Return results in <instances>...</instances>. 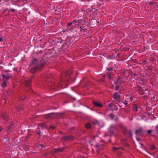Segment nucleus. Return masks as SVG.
Segmentation results:
<instances>
[{"label": "nucleus", "instance_id": "f257e3e1", "mask_svg": "<svg viewBox=\"0 0 158 158\" xmlns=\"http://www.w3.org/2000/svg\"><path fill=\"white\" fill-rule=\"evenodd\" d=\"M71 73V71H68L65 73L63 76H61V78L60 80V85L61 84L63 85H66L68 86V82L69 81L70 78V74Z\"/></svg>", "mask_w": 158, "mask_h": 158}, {"label": "nucleus", "instance_id": "f03ea898", "mask_svg": "<svg viewBox=\"0 0 158 158\" xmlns=\"http://www.w3.org/2000/svg\"><path fill=\"white\" fill-rule=\"evenodd\" d=\"M45 65V64H44L43 65L40 64V65H36L34 66L31 69L30 72L31 73H35L36 70L38 69H40L42 68L43 66Z\"/></svg>", "mask_w": 158, "mask_h": 158}, {"label": "nucleus", "instance_id": "7ed1b4c3", "mask_svg": "<svg viewBox=\"0 0 158 158\" xmlns=\"http://www.w3.org/2000/svg\"><path fill=\"white\" fill-rule=\"evenodd\" d=\"M144 133L145 131L141 127L136 130L135 131V134L136 136H139L142 137L143 136Z\"/></svg>", "mask_w": 158, "mask_h": 158}, {"label": "nucleus", "instance_id": "20e7f679", "mask_svg": "<svg viewBox=\"0 0 158 158\" xmlns=\"http://www.w3.org/2000/svg\"><path fill=\"white\" fill-rule=\"evenodd\" d=\"M95 147L97 148L96 150L97 153L99 154V151L105 149L106 147V146L104 144L99 145L98 143H97Z\"/></svg>", "mask_w": 158, "mask_h": 158}, {"label": "nucleus", "instance_id": "39448f33", "mask_svg": "<svg viewBox=\"0 0 158 158\" xmlns=\"http://www.w3.org/2000/svg\"><path fill=\"white\" fill-rule=\"evenodd\" d=\"M74 137L72 135H68L63 137L61 140L64 141H68L73 140L74 139Z\"/></svg>", "mask_w": 158, "mask_h": 158}, {"label": "nucleus", "instance_id": "423d86ee", "mask_svg": "<svg viewBox=\"0 0 158 158\" xmlns=\"http://www.w3.org/2000/svg\"><path fill=\"white\" fill-rule=\"evenodd\" d=\"M34 78L33 76L25 80L24 85L26 87H29L31 85V81Z\"/></svg>", "mask_w": 158, "mask_h": 158}, {"label": "nucleus", "instance_id": "0eeeda50", "mask_svg": "<svg viewBox=\"0 0 158 158\" xmlns=\"http://www.w3.org/2000/svg\"><path fill=\"white\" fill-rule=\"evenodd\" d=\"M57 114L56 113H52L46 114L44 117L45 119L48 118H52L56 116Z\"/></svg>", "mask_w": 158, "mask_h": 158}, {"label": "nucleus", "instance_id": "6e6552de", "mask_svg": "<svg viewBox=\"0 0 158 158\" xmlns=\"http://www.w3.org/2000/svg\"><path fill=\"white\" fill-rule=\"evenodd\" d=\"M66 148V147H65L58 148H55L53 152L54 153H57L58 152H63L64 151Z\"/></svg>", "mask_w": 158, "mask_h": 158}, {"label": "nucleus", "instance_id": "1a4fd4ad", "mask_svg": "<svg viewBox=\"0 0 158 158\" xmlns=\"http://www.w3.org/2000/svg\"><path fill=\"white\" fill-rule=\"evenodd\" d=\"M123 133L124 135H128L130 138H132L133 135L132 131L131 130H127L126 129H124Z\"/></svg>", "mask_w": 158, "mask_h": 158}, {"label": "nucleus", "instance_id": "9d476101", "mask_svg": "<svg viewBox=\"0 0 158 158\" xmlns=\"http://www.w3.org/2000/svg\"><path fill=\"white\" fill-rule=\"evenodd\" d=\"M44 64H45V63H42L41 62L39 61L36 58H34L33 59L32 64L34 65H40V64L43 65Z\"/></svg>", "mask_w": 158, "mask_h": 158}, {"label": "nucleus", "instance_id": "9b49d317", "mask_svg": "<svg viewBox=\"0 0 158 158\" xmlns=\"http://www.w3.org/2000/svg\"><path fill=\"white\" fill-rule=\"evenodd\" d=\"M122 79L120 77H118L117 78H115L114 83L116 85H121L122 83Z\"/></svg>", "mask_w": 158, "mask_h": 158}, {"label": "nucleus", "instance_id": "f8f14e48", "mask_svg": "<svg viewBox=\"0 0 158 158\" xmlns=\"http://www.w3.org/2000/svg\"><path fill=\"white\" fill-rule=\"evenodd\" d=\"M1 116L2 118L6 121H8L10 120V118L7 114L5 113H2Z\"/></svg>", "mask_w": 158, "mask_h": 158}, {"label": "nucleus", "instance_id": "ddd939ff", "mask_svg": "<svg viewBox=\"0 0 158 158\" xmlns=\"http://www.w3.org/2000/svg\"><path fill=\"white\" fill-rule=\"evenodd\" d=\"M113 98L115 99H118V102L120 100V95L117 92H115L114 94Z\"/></svg>", "mask_w": 158, "mask_h": 158}, {"label": "nucleus", "instance_id": "4468645a", "mask_svg": "<svg viewBox=\"0 0 158 158\" xmlns=\"http://www.w3.org/2000/svg\"><path fill=\"white\" fill-rule=\"evenodd\" d=\"M140 107V106H138L136 104H133L132 108V110L135 112H137L138 111V108Z\"/></svg>", "mask_w": 158, "mask_h": 158}, {"label": "nucleus", "instance_id": "2eb2a0df", "mask_svg": "<svg viewBox=\"0 0 158 158\" xmlns=\"http://www.w3.org/2000/svg\"><path fill=\"white\" fill-rule=\"evenodd\" d=\"M92 102L94 104V106L101 107L102 106V104L99 103L96 101H93Z\"/></svg>", "mask_w": 158, "mask_h": 158}, {"label": "nucleus", "instance_id": "dca6fc26", "mask_svg": "<svg viewBox=\"0 0 158 158\" xmlns=\"http://www.w3.org/2000/svg\"><path fill=\"white\" fill-rule=\"evenodd\" d=\"M17 110L18 111H20L23 109V107L22 105H19L15 106Z\"/></svg>", "mask_w": 158, "mask_h": 158}, {"label": "nucleus", "instance_id": "f3484780", "mask_svg": "<svg viewBox=\"0 0 158 158\" xmlns=\"http://www.w3.org/2000/svg\"><path fill=\"white\" fill-rule=\"evenodd\" d=\"M13 127V124L11 123L10 125L9 126H8L7 128L6 129V131H7L9 132L12 129Z\"/></svg>", "mask_w": 158, "mask_h": 158}, {"label": "nucleus", "instance_id": "a211bd4d", "mask_svg": "<svg viewBox=\"0 0 158 158\" xmlns=\"http://www.w3.org/2000/svg\"><path fill=\"white\" fill-rule=\"evenodd\" d=\"M45 127H46V125L44 123H42L38 126V129H41V130H42V128H44Z\"/></svg>", "mask_w": 158, "mask_h": 158}, {"label": "nucleus", "instance_id": "6ab92c4d", "mask_svg": "<svg viewBox=\"0 0 158 158\" xmlns=\"http://www.w3.org/2000/svg\"><path fill=\"white\" fill-rule=\"evenodd\" d=\"M62 47L65 49H66L68 48H69V45H68V43L66 42L63 45Z\"/></svg>", "mask_w": 158, "mask_h": 158}, {"label": "nucleus", "instance_id": "aec40b11", "mask_svg": "<svg viewBox=\"0 0 158 158\" xmlns=\"http://www.w3.org/2000/svg\"><path fill=\"white\" fill-rule=\"evenodd\" d=\"M155 149L157 150V148L155 146V144H152L151 145L150 148V150H153Z\"/></svg>", "mask_w": 158, "mask_h": 158}, {"label": "nucleus", "instance_id": "412c9836", "mask_svg": "<svg viewBox=\"0 0 158 158\" xmlns=\"http://www.w3.org/2000/svg\"><path fill=\"white\" fill-rule=\"evenodd\" d=\"M2 76L3 77V80H8L10 78L9 76H8L7 75H2Z\"/></svg>", "mask_w": 158, "mask_h": 158}, {"label": "nucleus", "instance_id": "4be33fe9", "mask_svg": "<svg viewBox=\"0 0 158 158\" xmlns=\"http://www.w3.org/2000/svg\"><path fill=\"white\" fill-rule=\"evenodd\" d=\"M81 32L82 34L84 35L86 34L87 32V29H82L81 30Z\"/></svg>", "mask_w": 158, "mask_h": 158}, {"label": "nucleus", "instance_id": "5701e85b", "mask_svg": "<svg viewBox=\"0 0 158 158\" xmlns=\"http://www.w3.org/2000/svg\"><path fill=\"white\" fill-rule=\"evenodd\" d=\"M107 76L108 77V78L111 79L112 78V76L113 75V74L110 72H108L107 73Z\"/></svg>", "mask_w": 158, "mask_h": 158}, {"label": "nucleus", "instance_id": "b1692460", "mask_svg": "<svg viewBox=\"0 0 158 158\" xmlns=\"http://www.w3.org/2000/svg\"><path fill=\"white\" fill-rule=\"evenodd\" d=\"M31 134L30 133H29L27 134V135L25 137V141L27 140V139L31 137Z\"/></svg>", "mask_w": 158, "mask_h": 158}, {"label": "nucleus", "instance_id": "393cba45", "mask_svg": "<svg viewBox=\"0 0 158 158\" xmlns=\"http://www.w3.org/2000/svg\"><path fill=\"white\" fill-rule=\"evenodd\" d=\"M145 80L144 79H140V80L139 83L141 85H144L145 84Z\"/></svg>", "mask_w": 158, "mask_h": 158}, {"label": "nucleus", "instance_id": "a878e982", "mask_svg": "<svg viewBox=\"0 0 158 158\" xmlns=\"http://www.w3.org/2000/svg\"><path fill=\"white\" fill-rule=\"evenodd\" d=\"M109 116L111 118L112 120L114 119V115L113 113H111L109 115Z\"/></svg>", "mask_w": 158, "mask_h": 158}, {"label": "nucleus", "instance_id": "bb28decb", "mask_svg": "<svg viewBox=\"0 0 158 158\" xmlns=\"http://www.w3.org/2000/svg\"><path fill=\"white\" fill-rule=\"evenodd\" d=\"M110 133L111 135H114V131L113 130L112 128L111 127L110 129Z\"/></svg>", "mask_w": 158, "mask_h": 158}, {"label": "nucleus", "instance_id": "cd10ccee", "mask_svg": "<svg viewBox=\"0 0 158 158\" xmlns=\"http://www.w3.org/2000/svg\"><path fill=\"white\" fill-rule=\"evenodd\" d=\"M85 127L87 129H89L91 127V125L89 123H87L85 125Z\"/></svg>", "mask_w": 158, "mask_h": 158}, {"label": "nucleus", "instance_id": "c85d7f7f", "mask_svg": "<svg viewBox=\"0 0 158 158\" xmlns=\"http://www.w3.org/2000/svg\"><path fill=\"white\" fill-rule=\"evenodd\" d=\"M156 129L155 130L156 132V133L157 135L158 136V125H156Z\"/></svg>", "mask_w": 158, "mask_h": 158}, {"label": "nucleus", "instance_id": "c756f323", "mask_svg": "<svg viewBox=\"0 0 158 158\" xmlns=\"http://www.w3.org/2000/svg\"><path fill=\"white\" fill-rule=\"evenodd\" d=\"M134 78L135 80H137L139 78V77L138 75L136 74V75H135V76H134Z\"/></svg>", "mask_w": 158, "mask_h": 158}, {"label": "nucleus", "instance_id": "7c9ffc66", "mask_svg": "<svg viewBox=\"0 0 158 158\" xmlns=\"http://www.w3.org/2000/svg\"><path fill=\"white\" fill-rule=\"evenodd\" d=\"M122 149L123 150H124V148H116L115 147H113V150L114 151H116V150L118 149Z\"/></svg>", "mask_w": 158, "mask_h": 158}, {"label": "nucleus", "instance_id": "2f4dec72", "mask_svg": "<svg viewBox=\"0 0 158 158\" xmlns=\"http://www.w3.org/2000/svg\"><path fill=\"white\" fill-rule=\"evenodd\" d=\"M6 85V82H4L3 83H2V84L1 86L2 87H5Z\"/></svg>", "mask_w": 158, "mask_h": 158}, {"label": "nucleus", "instance_id": "473e14b6", "mask_svg": "<svg viewBox=\"0 0 158 158\" xmlns=\"http://www.w3.org/2000/svg\"><path fill=\"white\" fill-rule=\"evenodd\" d=\"M56 128V127L54 126H51L49 127V128L52 130Z\"/></svg>", "mask_w": 158, "mask_h": 158}, {"label": "nucleus", "instance_id": "72a5a7b5", "mask_svg": "<svg viewBox=\"0 0 158 158\" xmlns=\"http://www.w3.org/2000/svg\"><path fill=\"white\" fill-rule=\"evenodd\" d=\"M36 133L37 134H38L39 135H40L41 134V131L39 129H37V130L36 131Z\"/></svg>", "mask_w": 158, "mask_h": 158}, {"label": "nucleus", "instance_id": "f704fd0d", "mask_svg": "<svg viewBox=\"0 0 158 158\" xmlns=\"http://www.w3.org/2000/svg\"><path fill=\"white\" fill-rule=\"evenodd\" d=\"M119 87V85H116V86L115 87V90L116 91L117 90H118Z\"/></svg>", "mask_w": 158, "mask_h": 158}, {"label": "nucleus", "instance_id": "c9c22d12", "mask_svg": "<svg viewBox=\"0 0 158 158\" xmlns=\"http://www.w3.org/2000/svg\"><path fill=\"white\" fill-rule=\"evenodd\" d=\"M152 130H149L147 131V132L148 134H151L152 132Z\"/></svg>", "mask_w": 158, "mask_h": 158}, {"label": "nucleus", "instance_id": "e433bc0d", "mask_svg": "<svg viewBox=\"0 0 158 158\" xmlns=\"http://www.w3.org/2000/svg\"><path fill=\"white\" fill-rule=\"evenodd\" d=\"M133 99V98L132 96H130L129 98L130 102H132Z\"/></svg>", "mask_w": 158, "mask_h": 158}, {"label": "nucleus", "instance_id": "4c0bfd02", "mask_svg": "<svg viewBox=\"0 0 158 158\" xmlns=\"http://www.w3.org/2000/svg\"><path fill=\"white\" fill-rule=\"evenodd\" d=\"M123 103L125 105H127L128 104L127 101L126 100H125L123 102Z\"/></svg>", "mask_w": 158, "mask_h": 158}, {"label": "nucleus", "instance_id": "58836bf2", "mask_svg": "<svg viewBox=\"0 0 158 158\" xmlns=\"http://www.w3.org/2000/svg\"><path fill=\"white\" fill-rule=\"evenodd\" d=\"M113 68H107V70L109 71H111L113 69Z\"/></svg>", "mask_w": 158, "mask_h": 158}, {"label": "nucleus", "instance_id": "ea45409f", "mask_svg": "<svg viewBox=\"0 0 158 158\" xmlns=\"http://www.w3.org/2000/svg\"><path fill=\"white\" fill-rule=\"evenodd\" d=\"M9 11H10L12 12H14L15 11V10L14 9H11Z\"/></svg>", "mask_w": 158, "mask_h": 158}, {"label": "nucleus", "instance_id": "a19ab883", "mask_svg": "<svg viewBox=\"0 0 158 158\" xmlns=\"http://www.w3.org/2000/svg\"><path fill=\"white\" fill-rule=\"evenodd\" d=\"M136 140L138 141H141V139L139 138H138L137 137H136Z\"/></svg>", "mask_w": 158, "mask_h": 158}, {"label": "nucleus", "instance_id": "79ce46f5", "mask_svg": "<svg viewBox=\"0 0 158 158\" xmlns=\"http://www.w3.org/2000/svg\"><path fill=\"white\" fill-rule=\"evenodd\" d=\"M124 145L127 147H129V144L127 143H124Z\"/></svg>", "mask_w": 158, "mask_h": 158}, {"label": "nucleus", "instance_id": "37998d69", "mask_svg": "<svg viewBox=\"0 0 158 158\" xmlns=\"http://www.w3.org/2000/svg\"><path fill=\"white\" fill-rule=\"evenodd\" d=\"M131 76L132 77H134V76H135V75H136V74L132 73H131Z\"/></svg>", "mask_w": 158, "mask_h": 158}, {"label": "nucleus", "instance_id": "c03bdc74", "mask_svg": "<svg viewBox=\"0 0 158 158\" xmlns=\"http://www.w3.org/2000/svg\"><path fill=\"white\" fill-rule=\"evenodd\" d=\"M73 22V23L74 22H76L77 23L75 24L76 25H77L79 24V22L78 21V22H77V21H76V20H74Z\"/></svg>", "mask_w": 158, "mask_h": 158}, {"label": "nucleus", "instance_id": "a18cd8bd", "mask_svg": "<svg viewBox=\"0 0 158 158\" xmlns=\"http://www.w3.org/2000/svg\"><path fill=\"white\" fill-rule=\"evenodd\" d=\"M112 103H110L108 105V107L110 108H111L112 106Z\"/></svg>", "mask_w": 158, "mask_h": 158}, {"label": "nucleus", "instance_id": "49530a36", "mask_svg": "<svg viewBox=\"0 0 158 158\" xmlns=\"http://www.w3.org/2000/svg\"><path fill=\"white\" fill-rule=\"evenodd\" d=\"M44 146V145H43V144H39V145H38V147H41L42 148H43Z\"/></svg>", "mask_w": 158, "mask_h": 158}, {"label": "nucleus", "instance_id": "de8ad7c7", "mask_svg": "<svg viewBox=\"0 0 158 158\" xmlns=\"http://www.w3.org/2000/svg\"><path fill=\"white\" fill-rule=\"evenodd\" d=\"M26 97V96H25L24 97H22L20 99L21 100H24V98Z\"/></svg>", "mask_w": 158, "mask_h": 158}, {"label": "nucleus", "instance_id": "09e8293b", "mask_svg": "<svg viewBox=\"0 0 158 158\" xmlns=\"http://www.w3.org/2000/svg\"><path fill=\"white\" fill-rule=\"evenodd\" d=\"M73 22H71V23H68L67 25H68V26H70L72 25L73 24Z\"/></svg>", "mask_w": 158, "mask_h": 158}, {"label": "nucleus", "instance_id": "8fccbe9b", "mask_svg": "<svg viewBox=\"0 0 158 158\" xmlns=\"http://www.w3.org/2000/svg\"><path fill=\"white\" fill-rule=\"evenodd\" d=\"M6 75L8 76H9L10 78L12 77V76L10 73H8Z\"/></svg>", "mask_w": 158, "mask_h": 158}, {"label": "nucleus", "instance_id": "3c124183", "mask_svg": "<svg viewBox=\"0 0 158 158\" xmlns=\"http://www.w3.org/2000/svg\"><path fill=\"white\" fill-rule=\"evenodd\" d=\"M64 114V113H60V116L61 118H62V115Z\"/></svg>", "mask_w": 158, "mask_h": 158}, {"label": "nucleus", "instance_id": "603ef678", "mask_svg": "<svg viewBox=\"0 0 158 158\" xmlns=\"http://www.w3.org/2000/svg\"><path fill=\"white\" fill-rule=\"evenodd\" d=\"M3 40V39L2 38L0 37V41L2 42Z\"/></svg>", "mask_w": 158, "mask_h": 158}, {"label": "nucleus", "instance_id": "864d4df0", "mask_svg": "<svg viewBox=\"0 0 158 158\" xmlns=\"http://www.w3.org/2000/svg\"><path fill=\"white\" fill-rule=\"evenodd\" d=\"M68 45H69V47L71 46L72 43H71V42H69V44L68 43Z\"/></svg>", "mask_w": 158, "mask_h": 158}, {"label": "nucleus", "instance_id": "5fc2aeb1", "mask_svg": "<svg viewBox=\"0 0 158 158\" xmlns=\"http://www.w3.org/2000/svg\"><path fill=\"white\" fill-rule=\"evenodd\" d=\"M154 4H156V3L154 2H151L150 3V5H152Z\"/></svg>", "mask_w": 158, "mask_h": 158}, {"label": "nucleus", "instance_id": "6e6d98bb", "mask_svg": "<svg viewBox=\"0 0 158 158\" xmlns=\"http://www.w3.org/2000/svg\"><path fill=\"white\" fill-rule=\"evenodd\" d=\"M100 81L102 82H104V79H102L100 80Z\"/></svg>", "mask_w": 158, "mask_h": 158}, {"label": "nucleus", "instance_id": "4d7b16f0", "mask_svg": "<svg viewBox=\"0 0 158 158\" xmlns=\"http://www.w3.org/2000/svg\"><path fill=\"white\" fill-rule=\"evenodd\" d=\"M125 112H126V113H128V111L127 109H126L125 110Z\"/></svg>", "mask_w": 158, "mask_h": 158}, {"label": "nucleus", "instance_id": "13d9d810", "mask_svg": "<svg viewBox=\"0 0 158 158\" xmlns=\"http://www.w3.org/2000/svg\"><path fill=\"white\" fill-rule=\"evenodd\" d=\"M13 70H14V71H16H16H17V69H16V68H14L13 69Z\"/></svg>", "mask_w": 158, "mask_h": 158}, {"label": "nucleus", "instance_id": "bf43d9fd", "mask_svg": "<svg viewBox=\"0 0 158 158\" xmlns=\"http://www.w3.org/2000/svg\"><path fill=\"white\" fill-rule=\"evenodd\" d=\"M148 69L150 70H151V66H148Z\"/></svg>", "mask_w": 158, "mask_h": 158}, {"label": "nucleus", "instance_id": "052dcab7", "mask_svg": "<svg viewBox=\"0 0 158 158\" xmlns=\"http://www.w3.org/2000/svg\"><path fill=\"white\" fill-rule=\"evenodd\" d=\"M75 128H74V127H73V128H71V130H73V129H74Z\"/></svg>", "mask_w": 158, "mask_h": 158}, {"label": "nucleus", "instance_id": "680f3d73", "mask_svg": "<svg viewBox=\"0 0 158 158\" xmlns=\"http://www.w3.org/2000/svg\"><path fill=\"white\" fill-rule=\"evenodd\" d=\"M142 89V88L141 87H140L139 88V89L140 90H141Z\"/></svg>", "mask_w": 158, "mask_h": 158}, {"label": "nucleus", "instance_id": "e2e57ef3", "mask_svg": "<svg viewBox=\"0 0 158 158\" xmlns=\"http://www.w3.org/2000/svg\"><path fill=\"white\" fill-rule=\"evenodd\" d=\"M140 144H141V145L142 146H143V144H142V143H140Z\"/></svg>", "mask_w": 158, "mask_h": 158}, {"label": "nucleus", "instance_id": "0e129e2a", "mask_svg": "<svg viewBox=\"0 0 158 158\" xmlns=\"http://www.w3.org/2000/svg\"><path fill=\"white\" fill-rule=\"evenodd\" d=\"M115 110H118V108H116L115 109Z\"/></svg>", "mask_w": 158, "mask_h": 158}, {"label": "nucleus", "instance_id": "69168bd1", "mask_svg": "<svg viewBox=\"0 0 158 158\" xmlns=\"http://www.w3.org/2000/svg\"><path fill=\"white\" fill-rule=\"evenodd\" d=\"M152 135L153 136V137H155V135Z\"/></svg>", "mask_w": 158, "mask_h": 158}, {"label": "nucleus", "instance_id": "338daca9", "mask_svg": "<svg viewBox=\"0 0 158 158\" xmlns=\"http://www.w3.org/2000/svg\"><path fill=\"white\" fill-rule=\"evenodd\" d=\"M1 131V128L0 127V131Z\"/></svg>", "mask_w": 158, "mask_h": 158}, {"label": "nucleus", "instance_id": "774afa93", "mask_svg": "<svg viewBox=\"0 0 158 158\" xmlns=\"http://www.w3.org/2000/svg\"><path fill=\"white\" fill-rule=\"evenodd\" d=\"M118 119V118H117L116 119H115V120L116 121H117V120Z\"/></svg>", "mask_w": 158, "mask_h": 158}]
</instances>
